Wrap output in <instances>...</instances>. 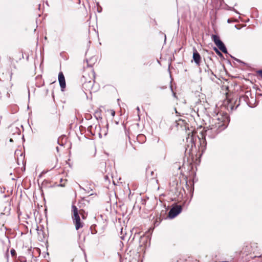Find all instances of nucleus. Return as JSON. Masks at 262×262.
<instances>
[{"mask_svg":"<svg viewBox=\"0 0 262 262\" xmlns=\"http://www.w3.org/2000/svg\"><path fill=\"white\" fill-rule=\"evenodd\" d=\"M229 123L228 117L227 115L217 114L215 118L212 119L211 124L204 128V137L213 138L219 133L224 130Z\"/></svg>","mask_w":262,"mask_h":262,"instance_id":"obj_1","label":"nucleus"},{"mask_svg":"<svg viewBox=\"0 0 262 262\" xmlns=\"http://www.w3.org/2000/svg\"><path fill=\"white\" fill-rule=\"evenodd\" d=\"M72 211L73 212V222L75 225V228L77 230L80 228H81L83 226V225L82 223L80 222V219L78 214V209L77 207L75 205H72Z\"/></svg>","mask_w":262,"mask_h":262,"instance_id":"obj_2","label":"nucleus"},{"mask_svg":"<svg viewBox=\"0 0 262 262\" xmlns=\"http://www.w3.org/2000/svg\"><path fill=\"white\" fill-rule=\"evenodd\" d=\"M212 40L213 41L215 45L221 50L223 53H227V50L223 42L220 40L219 36L216 35H212L211 36Z\"/></svg>","mask_w":262,"mask_h":262,"instance_id":"obj_3","label":"nucleus"},{"mask_svg":"<svg viewBox=\"0 0 262 262\" xmlns=\"http://www.w3.org/2000/svg\"><path fill=\"white\" fill-rule=\"evenodd\" d=\"M195 145L194 141V137L193 135H188V137L186 139V151H188L190 153L193 151V148H195Z\"/></svg>","mask_w":262,"mask_h":262,"instance_id":"obj_4","label":"nucleus"},{"mask_svg":"<svg viewBox=\"0 0 262 262\" xmlns=\"http://www.w3.org/2000/svg\"><path fill=\"white\" fill-rule=\"evenodd\" d=\"M91 73L92 75V78H91V80H86L83 84V88L88 91H91L94 85L93 78L94 76V72L93 71H91Z\"/></svg>","mask_w":262,"mask_h":262,"instance_id":"obj_5","label":"nucleus"},{"mask_svg":"<svg viewBox=\"0 0 262 262\" xmlns=\"http://www.w3.org/2000/svg\"><path fill=\"white\" fill-rule=\"evenodd\" d=\"M182 211V207L180 205H177L172 208L168 213V216L170 219H173L178 215Z\"/></svg>","mask_w":262,"mask_h":262,"instance_id":"obj_6","label":"nucleus"},{"mask_svg":"<svg viewBox=\"0 0 262 262\" xmlns=\"http://www.w3.org/2000/svg\"><path fill=\"white\" fill-rule=\"evenodd\" d=\"M193 59L196 64L198 66L200 65L201 63V56L199 53L198 52L195 48L193 49Z\"/></svg>","mask_w":262,"mask_h":262,"instance_id":"obj_7","label":"nucleus"},{"mask_svg":"<svg viewBox=\"0 0 262 262\" xmlns=\"http://www.w3.org/2000/svg\"><path fill=\"white\" fill-rule=\"evenodd\" d=\"M58 81L59 82L60 86L61 87V91H63L66 88V81L64 75L62 72H60L58 75Z\"/></svg>","mask_w":262,"mask_h":262,"instance_id":"obj_8","label":"nucleus"},{"mask_svg":"<svg viewBox=\"0 0 262 262\" xmlns=\"http://www.w3.org/2000/svg\"><path fill=\"white\" fill-rule=\"evenodd\" d=\"M14 130L15 131V133H16V134L18 136H19L20 135V130L19 128H18L17 127H15L14 128Z\"/></svg>","mask_w":262,"mask_h":262,"instance_id":"obj_9","label":"nucleus"},{"mask_svg":"<svg viewBox=\"0 0 262 262\" xmlns=\"http://www.w3.org/2000/svg\"><path fill=\"white\" fill-rule=\"evenodd\" d=\"M10 253L12 256H15L16 255V252L14 249H12L11 250Z\"/></svg>","mask_w":262,"mask_h":262,"instance_id":"obj_10","label":"nucleus"},{"mask_svg":"<svg viewBox=\"0 0 262 262\" xmlns=\"http://www.w3.org/2000/svg\"><path fill=\"white\" fill-rule=\"evenodd\" d=\"M214 51H215L216 53L218 54H221V53L219 51V50L216 48H214Z\"/></svg>","mask_w":262,"mask_h":262,"instance_id":"obj_11","label":"nucleus"},{"mask_svg":"<svg viewBox=\"0 0 262 262\" xmlns=\"http://www.w3.org/2000/svg\"><path fill=\"white\" fill-rule=\"evenodd\" d=\"M111 114H112V115L113 116H114L115 115V111H114L112 110V111H111Z\"/></svg>","mask_w":262,"mask_h":262,"instance_id":"obj_12","label":"nucleus"},{"mask_svg":"<svg viewBox=\"0 0 262 262\" xmlns=\"http://www.w3.org/2000/svg\"><path fill=\"white\" fill-rule=\"evenodd\" d=\"M137 111H138V112L139 113V112H140V108H139V107H137ZM138 116H139V114H138Z\"/></svg>","mask_w":262,"mask_h":262,"instance_id":"obj_13","label":"nucleus"},{"mask_svg":"<svg viewBox=\"0 0 262 262\" xmlns=\"http://www.w3.org/2000/svg\"><path fill=\"white\" fill-rule=\"evenodd\" d=\"M173 96L174 97H176V94L175 93L173 92Z\"/></svg>","mask_w":262,"mask_h":262,"instance_id":"obj_14","label":"nucleus"},{"mask_svg":"<svg viewBox=\"0 0 262 262\" xmlns=\"http://www.w3.org/2000/svg\"><path fill=\"white\" fill-rule=\"evenodd\" d=\"M259 73L260 74V76L262 77V70L259 71Z\"/></svg>","mask_w":262,"mask_h":262,"instance_id":"obj_15","label":"nucleus"},{"mask_svg":"<svg viewBox=\"0 0 262 262\" xmlns=\"http://www.w3.org/2000/svg\"><path fill=\"white\" fill-rule=\"evenodd\" d=\"M10 142H13V139L12 138L10 139Z\"/></svg>","mask_w":262,"mask_h":262,"instance_id":"obj_16","label":"nucleus"}]
</instances>
